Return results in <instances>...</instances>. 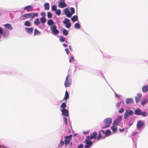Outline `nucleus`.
Listing matches in <instances>:
<instances>
[{
    "instance_id": "17",
    "label": "nucleus",
    "mask_w": 148,
    "mask_h": 148,
    "mask_svg": "<svg viewBox=\"0 0 148 148\" xmlns=\"http://www.w3.org/2000/svg\"><path fill=\"white\" fill-rule=\"evenodd\" d=\"M4 26L5 29H8L9 30H12L13 29L12 27L11 26V24L9 23L5 24Z\"/></svg>"
},
{
    "instance_id": "33",
    "label": "nucleus",
    "mask_w": 148,
    "mask_h": 148,
    "mask_svg": "<svg viewBox=\"0 0 148 148\" xmlns=\"http://www.w3.org/2000/svg\"><path fill=\"white\" fill-rule=\"evenodd\" d=\"M62 108V109H65V107H66V102L62 103L60 106Z\"/></svg>"
},
{
    "instance_id": "39",
    "label": "nucleus",
    "mask_w": 148,
    "mask_h": 148,
    "mask_svg": "<svg viewBox=\"0 0 148 148\" xmlns=\"http://www.w3.org/2000/svg\"><path fill=\"white\" fill-rule=\"evenodd\" d=\"M148 113L145 112H141V114L140 115H142L143 116L145 117L146 116L148 115Z\"/></svg>"
},
{
    "instance_id": "13",
    "label": "nucleus",
    "mask_w": 148,
    "mask_h": 148,
    "mask_svg": "<svg viewBox=\"0 0 148 148\" xmlns=\"http://www.w3.org/2000/svg\"><path fill=\"white\" fill-rule=\"evenodd\" d=\"M29 13L26 14L21 15L20 18L21 20H24L29 18Z\"/></svg>"
},
{
    "instance_id": "20",
    "label": "nucleus",
    "mask_w": 148,
    "mask_h": 148,
    "mask_svg": "<svg viewBox=\"0 0 148 148\" xmlns=\"http://www.w3.org/2000/svg\"><path fill=\"white\" fill-rule=\"evenodd\" d=\"M141 111L140 110L138 109H136L134 111V114L137 115H140L141 114Z\"/></svg>"
},
{
    "instance_id": "16",
    "label": "nucleus",
    "mask_w": 148,
    "mask_h": 148,
    "mask_svg": "<svg viewBox=\"0 0 148 148\" xmlns=\"http://www.w3.org/2000/svg\"><path fill=\"white\" fill-rule=\"evenodd\" d=\"M29 17H31V18L30 19V20H32V19L34 17V16H38V14L37 13H29Z\"/></svg>"
},
{
    "instance_id": "35",
    "label": "nucleus",
    "mask_w": 148,
    "mask_h": 148,
    "mask_svg": "<svg viewBox=\"0 0 148 148\" xmlns=\"http://www.w3.org/2000/svg\"><path fill=\"white\" fill-rule=\"evenodd\" d=\"M102 136L101 133H100V131L99 132L98 135V136L97 138V140H99L100 139L102 138Z\"/></svg>"
},
{
    "instance_id": "53",
    "label": "nucleus",
    "mask_w": 148,
    "mask_h": 148,
    "mask_svg": "<svg viewBox=\"0 0 148 148\" xmlns=\"http://www.w3.org/2000/svg\"><path fill=\"white\" fill-rule=\"evenodd\" d=\"M64 144V142L63 141L61 140L60 142V145H61V146H62Z\"/></svg>"
},
{
    "instance_id": "47",
    "label": "nucleus",
    "mask_w": 148,
    "mask_h": 148,
    "mask_svg": "<svg viewBox=\"0 0 148 148\" xmlns=\"http://www.w3.org/2000/svg\"><path fill=\"white\" fill-rule=\"evenodd\" d=\"M72 14H73L71 13H70V12H69L66 14V16L68 17H71Z\"/></svg>"
},
{
    "instance_id": "60",
    "label": "nucleus",
    "mask_w": 148,
    "mask_h": 148,
    "mask_svg": "<svg viewBox=\"0 0 148 148\" xmlns=\"http://www.w3.org/2000/svg\"><path fill=\"white\" fill-rule=\"evenodd\" d=\"M69 48L71 50H72V48H71V46L70 45L69 46Z\"/></svg>"
},
{
    "instance_id": "43",
    "label": "nucleus",
    "mask_w": 148,
    "mask_h": 148,
    "mask_svg": "<svg viewBox=\"0 0 148 148\" xmlns=\"http://www.w3.org/2000/svg\"><path fill=\"white\" fill-rule=\"evenodd\" d=\"M47 16L48 18H51L52 17V14L50 12H49L47 13Z\"/></svg>"
},
{
    "instance_id": "29",
    "label": "nucleus",
    "mask_w": 148,
    "mask_h": 148,
    "mask_svg": "<svg viewBox=\"0 0 148 148\" xmlns=\"http://www.w3.org/2000/svg\"><path fill=\"white\" fill-rule=\"evenodd\" d=\"M111 134V132L110 130H107L105 131V135L106 136H108Z\"/></svg>"
},
{
    "instance_id": "46",
    "label": "nucleus",
    "mask_w": 148,
    "mask_h": 148,
    "mask_svg": "<svg viewBox=\"0 0 148 148\" xmlns=\"http://www.w3.org/2000/svg\"><path fill=\"white\" fill-rule=\"evenodd\" d=\"M41 16H42V17L45 18L46 16V13L45 12H42L41 13Z\"/></svg>"
},
{
    "instance_id": "42",
    "label": "nucleus",
    "mask_w": 148,
    "mask_h": 148,
    "mask_svg": "<svg viewBox=\"0 0 148 148\" xmlns=\"http://www.w3.org/2000/svg\"><path fill=\"white\" fill-rule=\"evenodd\" d=\"M70 141L69 140L65 139L64 140V144L65 145H68Z\"/></svg>"
},
{
    "instance_id": "2",
    "label": "nucleus",
    "mask_w": 148,
    "mask_h": 148,
    "mask_svg": "<svg viewBox=\"0 0 148 148\" xmlns=\"http://www.w3.org/2000/svg\"><path fill=\"white\" fill-rule=\"evenodd\" d=\"M112 121V120L111 118H106L104 121V123L105 124V126L103 127L102 128L105 129L106 127H108L110 126Z\"/></svg>"
},
{
    "instance_id": "22",
    "label": "nucleus",
    "mask_w": 148,
    "mask_h": 148,
    "mask_svg": "<svg viewBox=\"0 0 148 148\" xmlns=\"http://www.w3.org/2000/svg\"><path fill=\"white\" fill-rule=\"evenodd\" d=\"M133 102V99L132 98H128L126 99L125 103L127 104L132 103Z\"/></svg>"
},
{
    "instance_id": "44",
    "label": "nucleus",
    "mask_w": 148,
    "mask_h": 148,
    "mask_svg": "<svg viewBox=\"0 0 148 148\" xmlns=\"http://www.w3.org/2000/svg\"><path fill=\"white\" fill-rule=\"evenodd\" d=\"M74 61V59L73 57L71 56L69 60V62H70L71 63L72 62H73Z\"/></svg>"
},
{
    "instance_id": "27",
    "label": "nucleus",
    "mask_w": 148,
    "mask_h": 148,
    "mask_svg": "<svg viewBox=\"0 0 148 148\" xmlns=\"http://www.w3.org/2000/svg\"><path fill=\"white\" fill-rule=\"evenodd\" d=\"M45 9V10H49V5L48 3H45L44 5Z\"/></svg>"
},
{
    "instance_id": "12",
    "label": "nucleus",
    "mask_w": 148,
    "mask_h": 148,
    "mask_svg": "<svg viewBox=\"0 0 148 148\" xmlns=\"http://www.w3.org/2000/svg\"><path fill=\"white\" fill-rule=\"evenodd\" d=\"M25 32L29 34H30L32 32L34 28L32 27L30 28L25 27Z\"/></svg>"
},
{
    "instance_id": "6",
    "label": "nucleus",
    "mask_w": 148,
    "mask_h": 148,
    "mask_svg": "<svg viewBox=\"0 0 148 148\" xmlns=\"http://www.w3.org/2000/svg\"><path fill=\"white\" fill-rule=\"evenodd\" d=\"M63 22L64 24H65V26L66 28H69L70 27L71 24L70 22V21L69 19L66 18Z\"/></svg>"
},
{
    "instance_id": "51",
    "label": "nucleus",
    "mask_w": 148,
    "mask_h": 148,
    "mask_svg": "<svg viewBox=\"0 0 148 148\" xmlns=\"http://www.w3.org/2000/svg\"><path fill=\"white\" fill-rule=\"evenodd\" d=\"M124 112V109L123 108H121L119 111V113H122Z\"/></svg>"
},
{
    "instance_id": "50",
    "label": "nucleus",
    "mask_w": 148,
    "mask_h": 148,
    "mask_svg": "<svg viewBox=\"0 0 148 148\" xmlns=\"http://www.w3.org/2000/svg\"><path fill=\"white\" fill-rule=\"evenodd\" d=\"M121 103V102H119L117 103L116 105V106L118 108H119L120 107Z\"/></svg>"
},
{
    "instance_id": "3",
    "label": "nucleus",
    "mask_w": 148,
    "mask_h": 148,
    "mask_svg": "<svg viewBox=\"0 0 148 148\" xmlns=\"http://www.w3.org/2000/svg\"><path fill=\"white\" fill-rule=\"evenodd\" d=\"M72 79L70 75H68L66 78L64 85L66 88L69 86L71 84Z\"/></svg>"
},
{
    "instance_id": "59",
    "label": "nucleus",
    "mask_w": 148,
    "mask_h": 148,
    "mask_svg": "<svg viewBox=\"0 0 148 148\" xmlns=\"http://www.w3.org/2000/svg\"><path fill=\"white\" fill-rule=\"evenodd\" d=\"M115 95L117 97H119V95H118L117 94H115Z\"/></svg>"
},
{
    "instance_id": "57",
    "label": "nucleus",
    "mask_w": 148,
    "mask_h": 148,
    "mask_svg": "<svg viewBox=\"0 0 148 148\" xmlns=\"http://www.w3.org/2000/svg\"><path fill=\"white\" fill-rule=\"evenodd\" d=\"M63 46L64 47H66L68 45L67 44H65L64 43L63 44Z\"/></svg>"
},
{
    "instance_id": "38",
    "label": "nucleus",
    "mask_w": 148,
    "mask_h": 148,
    "mask_svg": "<svg viewBox=\"0 0 148 148\" xmlns=\"http://www.w3.org/2000/svg\"><path fill=\"white\" fill-rule=\"evenodd\" d=\"M68 31L65 29H64L63 31V34L65 36H66L68 34Z\"/></svg>"
},
{
    "instance_id": "55",
    "label": "nucleus",
    "mask_w": 148,
    "mask_h": 148,
    "mask_svg": "<svg viewBox=\"0 0 148 148\" xmlns=\"http://www.w3.org/2000/svg\"><path fill=\"white\" fill-rule=\"evenodd\" d=\"M119 130L120 132H124L125 130L124 128H123L122 129H119Z\"/></svg>"
},
{
    "instance_id": "23",
    "label": "nucleus",
    "mask_w": 148,
    "mask_h": 148,
    "mask_svg": "<svg viewBox=\"0 0 148 148\" xmlns=\"http://www.w3.org/2000/svg\"><path fill=\"white\" fill-rule=\"evenodd\" d=\"M40 32L37 29H35L34 31V36L36 35H40Z\"/></svg>"
},
{
    "instance_id": "49",
    "label": "nucleus",
    "mask_w": 148,
    "mask_h": 148,
    "mask_svg": "<svg viewBox=\"0 0 148 148\" xmlns=\"http://www.w3.org/2000/svg\"><path fill=\"white\" fill-rule=\"evenodd\" d=\"M63 120L65 124L67 125V118L66 117H64L63 118Z\"/></svg>"
},
{
    "instance_id": "15",
    "label": "nucleus",
    "mask_w": 148,
    "mask_h": 148,
    "mask_svg": "<svg viewBox=\"0 0 148 148\" xmlns=\"http://www.w3.org/2000/svg\"><path fill=\"white\" fill-rule=\"evenodd\" d=\"M67 6V5L64 2H60L58 4V6L60 8H63Z\"/></svg>"
},
{
    "instance_id": "18",
    "label": "nucleus",
    "mask_w": 148,
    "mask_h": 148,
    "mask_svg": "<svg viewBox=\"0 0 148 148\" xmlns=\"http://www.w3.org/2000/svg\"><path fill=\"white\" fill-rule=\"evenodd\" d=\"M142 96L141 94H139L138 95V97H135V100L136 103H137L140 101L142 97Z\"/></svg>"
},
{
    "instance_id": "41",
    "label": "nucleus",
    "mask_w": 148,
    "mask_h": 148,
    "mask_svg": "<svg viewBox=\"0 0 148 148\" xmlns=\"http://www.w3.org/2000/svg\"><path fill=\"white\" fill-rule=\"evenodd\" d=\"M51 10L52 11H54L56 10V7L55 5H53L51 6Z\"/></svg>"
},
{
    "instance_id": "34",
    "label": "nucleus",
    "mask_w": 148,
    "mask_h": 148,
    "mask_svg": "<svg viewBox=\"0 0 148 148\" xmlns=\"http://www.w3.org/2000/svg\"><path fill=\"white\" fill-rule=\"evenodd\" d=\"M40 21L41 23H44L46 22V20L45 18L42 17L40 18Z\"/></svg>"
},
{
    "instance_id": "31",
    "label": "nucleus",
    "mask_w": 148,
    "mask_h": 148,
    "mask_svg": "<svg viewBox=\"0 0 148 148\" xmlns=\"http://www.w3.org/2000/svg\"><path fill=\"white\" fill-rule=\"evenodd\" d=\"M34 23L36 25H39L40 24L39 19L38 18H37L35 19L34 21Z\"/></svg>"
},
{
    "instance_id": "40",
    "label": "nucleus",
    "mask_w": 148,
    "mask_h": 148,
    "mask_svg": "<svg viewBox=\"0 0 148 148\" xmlns=\"http://www.w3.org/2000/svg\"><path fill=\"white\" fill-rule=\"evenodd\" d=\"M56 14L58 16H59L61 14V11L60 10H57L56 12Z\"/></svg>"
},
{
    "instance_id": "32",
    "label": "nucleus",
    "mask_w": 148,
    "mask_h": 148,
    "mask_svg": "<svg viewBox=\"0 0 148 148\" xmlns=\"http://www.w3.org/2000/svg\"><path fill=\"white\" fill-rule=\"evenodd\" d=\"M72 135L71 134L68 136H65L64 137V138L66 139V140H69V141H70V139L72 138Z\"/></svg>"
},
{
    "instance_id": "36",
    "label": "nucleus",
    "mask_w": 148,
    "mask_h": 148,
    "mask_svg": "<svg viewBox=\"0 0 148 148\" xmlns=\"http://www.w3.org/2000/svg\"><path fill=\"white\" fill-rule=\"evenodd\" d=\"M65 38L62 36H61L59 38V40L61 42H64L65 40Z\"/></svg>"
},
{
    "instance_id": "26",
    "label": "nucleus",
    "mask_w": 148,
    "mask_h": 148,
    "mask_svg": "<svg viewBox=\"0 0 148 148\" xmlns=\"http://www.w3.org/2000/svg\"><path fill=\"white\" fill-rule=\"evenodd\" d=\"M71 20L73 22L77 21L78 20V17L77 16L75 15L73 16L71 18Z\"/></svg>"
},
{
    "instance_id": "14",
    "label": "nucleus",
    "mask_w": 148,
    "mask_h": 148,
    "mask_svg": "<svg viewBox=\"0 0 148 148\" xmlns=\"http://www.w3.org/2000/svg\"><path fill=\"white\" fill-rule=\"evenodd\" d=\"M33 7L31 5H28L25 7L24 9L26 10L27 12L32 11H33Z\"/></svg>"
},
{
    "instance_id": "9",
    "label": "nucleus",
    "mask_w": 148,
    "mask_h": 148,
    "mask_svg": "<svg viewBox=\"0 0 148 148\" xmlns=\"http://www.w3.org/2000/svg\"><path fill=\"white\" fill-rule=\"evenodd\" d=\"M145 125V123L141 121H138L137 122V127L138 130H140Z\"/></svg>"
},
{
    "instance_id": "37",
    "label": "nucleus",
    "mask_w": 148,
    "mask_h": 148,
    "mask_svg": "<svg viewBox=\"0 0 148 148\" xmlns=\"http://www.w3.org/2000/svg\"><path fill=\"white\" fill-rule=\"evenodd\" d=\"M80 27V25L77 23H76L74 25V27L75 28L79 29Z\"/></svg>"
},
{
    "instance_id": "4",
    "label": "nucleus",
    "mask_w": 148,
    "mask_h": 148,
    "mask_svg": "<svg viewBox=\"0 0 148 148\" xmlns=\"http://www.w3.org/2000/svg\"><path fill=\"white\" fill-rule=\"evenodd\" d=\"M133 113V112L132 110L129 109L126 110L124 115V118L125 119H128L130 116L132 115Z\"/></svg>"
},
{
    "instance_id": "52",
    "label": "nucleus",
    "mask_w": 148,
    "mask_h": 148,
    "mask_svg": "<svg viewBox=\"0 0 148 148\" xmlns=\"http://www.w3.org/2000/svg\"><path fill=\"white\" fill-rule=\"evenodd\" d=\"M65 50L67 54L68 55L69 53V49L67 48L65 49Z\"/></svg>"
},
{
    "instance_id": "19",
    "label": "nucleus",
    "mask_w": 148,
    "mask_h": 148,
    "mask_svg": "<svg viewBox=\"0 0 148 148\" xmlns=\"http://www.w3.org/2000/svg\"><path fill=\"white\" fill-rule=\"evenodd\" d=\"M69 98V95L68 93L67 90H66L65 92V95L64 98L63 99V100H65L66 102V101Z\"/></svg>"
},
{
    "instance_id": "5",
    "label": "nucleus",
    "mask_w": 148,
    "mask_h": 148,
    "mask_svg": "<svg viewBox=\"0 0 148 148\" xmlns=\"http://www.w3.org/2000/svg\"><path fill=\"white\" fill-rule=\"evenodd\" d=\"M90 139L88 138H86L85 140L86 145L84 146L85 148H89L92 145V142L90 140Z\"/></svg>"
},
{
    "instance_id": "28",
    "label": "nucleus",
    "mask_w": 148,
    "mask_h": 148,
    "mask_svg": "<svg viewBox=\"0 0 148 148\" xmlns=\"http://www.w3.org/2000/svg\"><path fill=\"white\" fill-rule=\"evenodd\" d=\"M24 25L26 26H31L30 22L29 21H26L25 22Z\"/></svg>"
},
{
    "instance_id": "56",
    "label": "nucleus",
    "mask_w": 148,
    "mask_h": 148,
    "mask_svg": "<svg viewBox=\"0 0 148 148\" xmlns=\"http://www.w3.org/2000/svg\"><path fill=\"white\" fill-rule=\"evenodd\" d=\"M89 133L88 131H86L84 132H83V134H84L85 135H86Z\"/></svg>"
},
{
    "instance_id": "10",
    "label": "nucleus",
    "mask_w": 148,
    "mask_h": 148,
    "mask_svg": "<svg viewBox=\"0 0 148 148\" xmlns=\"http://www.w3.org/2000/svg\"><path fill=\"white\" fill-rule=\"evenodd\" d=\"M62 115L64 116H68L69 115V110L66 109H62L60 110Z\"/></svg>"
},
{
    "instance_id": "7",
    "label": "nucleus",
    "mask_w": 148,
    "mask_h": 148,
    "mask_svg": "<svg viewBox=\"0 0 148 148\" xmlns=\"http://www.w3.org/2000/svg\"><path fill=\"white\" fill-rule=\"evenodd\" d=\"M122 118L121 116H119L113 121V125L115 126H117L121 121Z\"/></svg>"
},
{
    "instance_id": "61",
    "label": "nucleus",
    "mask_w": 148,
    "mask_h": 148,
    "mask_svg": "<svg viewBox=\"0 0 148 148\" xmlns=\"http://www.w3.org/2000/svg\"><path fill=\"white\" fill-rule=\"evenodd\" d=\"M1 36L0 35V38H1Z\"/></svg>"
},
{
    "instance_id": "48",
    "label": "nucleus",
    "mask_w": 148,
    "mask_h": 148,
    "mask_svg": "<svg viewBox=\"0 0 148 148\" xmlns=\"http://www.w3.org/2000/svg\"><path fill=\"white\" fill-rule=\"evenodd\" d=\"M70 10H71V13L73 14L75 13V10L74 8H71L70 9Z\"/></svg>"
},
{
    "instance_id": "1",
    "label": "nucleus",
    "mask_w": 148,
    "mask_h": 148,
    "mask_svg": "<svg viewBox=\"0 0 148 148\" xmlns=\"http://www.w3.org/2000/svg\"><path fill=\"white\" fill-rule=\"evenodd\" d=\"M0 34H2L4 38L8 37L10 34V32L7 29H3L0 27Z\"/></svg>"
},
{
    "instance_id": "25",
    "label": "nucleus",
    "mask_w": 148,
    "mask_h": 148,
    "mask_svg": "<svg viewBox=\"0 0 148 148\" xmlns=\"http://www.w3.org/2000/svg\"><path fill=\"white\" fill-rule=\"evenodd\" d=\"M142 90L143 92H145L148 91V85L143 86L142 88Z\"/></svg>"
},
{
    "instance_id": "24",
    "label": "nucleus",
    "mask_w": 148,
    "mask_h": 148,
    "mask_svg": "<svg viewBox=\"0 0 148 148\" xmlns=\"http://www.w3.org/2000/svg\"><path fill=\"white\" fill-rule=\"evenodd\" d=\"M116 126L113 125L111 127V129L113 131V132L114 133L116 132L117 131V127H116Z\"/></svg>"
},
{
    "instance_id": "30",
    "label": "nucleus",
    "mask_w": 148,
    "mask_h": 148,
    "mask_svg": "<svg viewBox=\"0 0 148 148\" xmlns=\"http://www.w3.org/2000/svg\"><path fill=\"white\" fill-rule=\"evenodd\" d=\"M53 24V21L51 19L47 21V24L49 25H52Z\"/></svg>"
},
{
    "instance_id": "21",
    "label": "nucleus",
    "mask_w": 148,
    "mask_h": 148,
    "mask_svg": "<svg viewBox=\"0 0 148 148\" xmlns=\"http://www.w3.org/2000/svg\"><path fill=\"white\" fill-rule=\"evenodd\" d=\"M148 102V100L147 99H142L141 101V104L143 106H144Z\"/></svg>"
},
{
    "instance_id": "54",
    "label": "nucleus",
    "mask_w": 148,
    "mask_h": 148,
    "mask_svg": "<svg viewBox=\"0 0 148 148\" xmlns=\"http://www.w3.org/2000/svg\"><path fill=\"white\" fill-rule=\"evenodd\" d=\"M83 145L82 144L79 145L78 146V148H83Z\"/></svg>"
},
{
    "instance_id": "11",
    "label": "nucleus",
    "mask_w": 148,
    "mask_h": 148,
    "mask_svg": "<svg viewBox=\"0 0 148 148\" xmlns=\"http://www.w3.org/2000/svg\"><path fill=\"white\" fill-rule=\"evenodd\" d=\"M97 133L96 132H93L92 134H91L90 136H88L86 137V138H88L90 139H95L96 138V136Z\"/></svg>"
},
{
    "instance_id": "8",
    "label": "nucleus",
    "mask_w": 148,
    "mask_h": 148,
    "mask_svg": "<svg viewBox=\"0 0 148 148\" xmlns=\"http://www.w3.org/2000/svg\"><path fill=\"white\" fill-rule=\"evenodd\" d=\"M56 28L57 27L55 25H53L51 28L52 33L53 34L56 35L59 33V31Z\"/></svg>"
},
{
    "instance_id": "45",
    "label": "nucleus",
    "mask_w": 148,
    "mask_h": 148,
    "mask_svg": "<svg viewBox=\"0 0 148 148\" xmlns=\"http://www.w3.org/2000/svg\"><path fill=\"white\" fill-rule=\"evenodd\" d=\"M64 12L65 15L69 12V10L67 8H65L64 10Z\"/></svg>"
},
{
    "instance_id": "58",
    "label": "nucleus",
    "mask_w": 148,
    "mask_h": 148,
    "mask_svg": "<svg viewBox=\"0 0 148 148\" xmlns=\"http://www.w3.org/2000/svg\"><path fill=\"white\" fill-rule=\"evenodd\" d=\"M100 131L103 134H105V132L104 130H101Z\"/></svg>"
}]
</instances>
